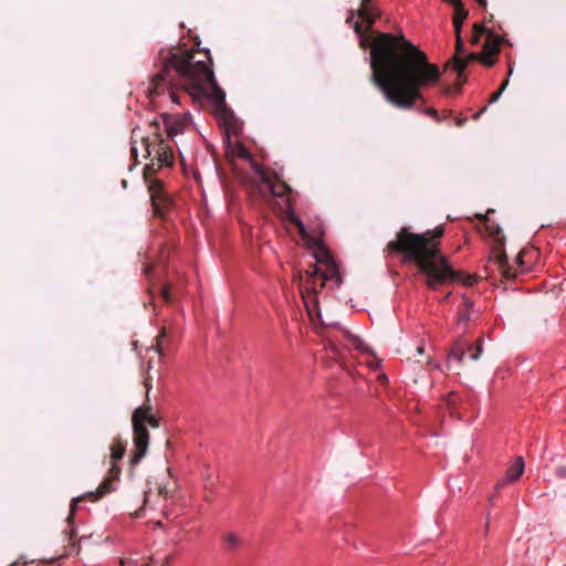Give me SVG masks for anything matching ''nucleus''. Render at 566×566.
I'll use <instances>...</instances> for the list:
<instances>
[{"instance_id":"obj_1","label":"nucleus","mask_w":566,"mask_h":566,"mask_svg":"<svg viewBox=\"0 0 566 566\" xmlns=\"http://www.w3.org/2000/svg\"><path fill=\"white\" fill-rule=\"evenodd\" d=\"M354 30L360 38L363 49L370 48V81L382 93L385 99L399 109H412L423 101L422 88L436 84L441 72L428 62L427 55L403 34L378 32L370 42L371 28L354 22Z\"/></svg>"},{"instance_id":"obj_2","label":"nucleus","mask_w":566,"mask_h":566,"mask_svg":"<svg viewBox=\"0 0 566 566\" xmlns=\"http://www.w3.org/2000/svg\"><path fill=\"white\" fill-rule=\"evenodd\" d=\"M211 64L209 50L161 49L149 77L148 97L154 99L168 93L170 101L179 104L178 91L182 90L193 97H209L217 108L224 107L226 93L217 84Z\"/></svg>"},{"instance_id":"obj_3","label":"nucleus","mask_w":566,"mask_h":566,"mask_svg":"<svg viewBox=\"0 0 566 566\" xmlns=\"http://www.w3.org/2000/svg\"><path fill=\"white\" fill-rule=\"evenodd\" d=\"M443 233L442 226L422 233H415L407 227H402L396 233V238L387 243L384 252L387 255L399 254L402 263L415 264L430 290L461 281L472 285L474 279L468 276L464 280V275L455 271L449 259L441 252L440 239Z\"/></svg>"},{"instance_id":"obj_4","label":"nucleus","mask_w":566,"mask_h":566,"mask_svg":"<svg viewBox=\"0 0 566 566\" xmlns=\"http://www.w3.org/2000/svg\"><path fill=\"white\" fill-rule=\"evenodd\" d=\"M142 146L145 150V158L151 157V161L144 168V179L149 188L150 181H159L154 176L163 166L171 167L174 165V153L171 146L163 137L161 124L155 119L149 124V133L142 138Z\"/></svg>"},{"instance_id":"obj_5","label":"nucleus","mask_w":566,"mask_h":566,"mask_svg":"<svg viewBox=\"0 0 566 566\" xmlns=\"http://www.w3.org/2000/svg\"><path fill=\"white\" fill-rule=\"evenodd\" d=\"M127 443L120 438L115 437L111 444V468L108 469L107 475L103 480V482L98 485L96 491L87 492L86 494L74 497L70 504V513L66 517L69 524L73 522L74 515L77 510V505L84 501L97 502L105 495L114 492L116 490V482L119 480L120 468L117 464L120 461L126 452Z\"/></svg>"},{"instance_id":"obj_6","label":"nucleus","mask_w":566,"mask_h":566,"mask_svg":"<svg viewBox=\"0 0 566 566\" xmlns=\"http://www.w3.org/2000/svg\"><path fill=\"white\" fill-rule=\"evenodd\" d=\"M255 170L260 178L259 191L261 196L263 198L277 197L284 199L283 219L294 224L301 234H305V226L292 208V199L289 196L292 192L291 186L281 180L276 174L270 176L258 165H255Z\"/></svg>"},{"instance_id":"obj_7","label":"nucleus","mask_w":566,"mask_h":566,"mask_svg":"<svg viewBox=\"0 0 566 566\" xmlns=\"http://www.w3.org/2000/svg\"><path fill=\"white\" fill-rule=\"evenodd\" d=\"M153 406L146 399L143 406L136 408L132 416L134 450L130 458V465H137L146 455L149 444V432L145 427V418L151 416Z\"/></svg>"},{"instance_id":"obj_8","label":"nucleus","mask_w":566,"mask_h":566,"mask_svg":"<svg viewBox=\"0 0 566 566\" xmlns=\"http://www.w3.org/2000/svg\"><path fill=\"white\" fill-rule=\"evenodd\" d=\"M321 266L317 264L312 265L304 273H294V282L297 283L304 306L308 315L313 318L314 315L321 316L318 307V287Z\"/></svg>"},{"instance_id":"obj_9","label":"nucleus","mask_w":566,"mask_h":566,"mask_svg":"<svg viewBox=\"0 0 566 566\" xmlns=\"http://www.w3.org/2000/svg\"><path fill=\"white\" fill-rule=\"evenodd\" d=\"M485 224L486 231L494 239L495 247L492 252L490 261L493 262L501 271L505 279H513L516 276V271L509 264L506 253L504 251V235L502 234L501 228L493 221H491L486 214H476Z\"/></svg>"},{"instance_id":"obj_10","label":"nucleus","mask_w":566,"mask_h":566,"mask_svg":"<svg viewBox=\"0 0 566 566\" xmlns=\"http://www.w3.org/2000/svg\"><path fill=\"white\" fill-rule=\"evenodd\" d=\"M318 264L324 265V270L321 269L319 280L321 289H324L327 281L334 282L335 286L338 287L342 284V277L338 271V265L333 259L329 251L324 248H319V252L315 254Z\"/></svg>"},{"instance_id":"obj_11","label":"nucleus","mask_w":566,"mask_h":566,"mask_svg":"<svg viewBox=\"0 0 566 566\" xmlns=\"http://www.w3.org/2000/svg\"><path fill=\"white\" fill-rule=\"evenodd\" d=\"M148 192L150 195V202L154 216L165 218L172 207L171 199L163 189L161 181H150Z\"/></svg>"},{"instance_id":"obj_12","label":"nucleus","mask_w":566,"mask_h":566,"mask_svg":"<svg viewBox=\"0 0 566 566\" xmlns=\"http://www.w3.org/2000/svg\"><path fill=\"white\" fill-rule=\"evenodd\" d=\"M482 344H483L482 338H479L474 346L471 344H468L464 340H458L453 345V347L451 348V350L449 353V356H448L449 363L454 360V361L461 364L463 361V358H464L467 352L469 353L470 358L472 360H478L481 357L482 352H483Z\"/></svg>"},{"instance_id":"obj_13","label":"nucleus","mask_w":566,"mask_h":566,"mask_svg":"<svg viewBox=\"0 0 566 566\" xmlns=\"http://www.w3.org/2000/svg\"><path fill=\"white\" fill-rule=\"evenodd\" d=\"M165 133L169 139H174L177 135L182 134L187 125L186 117L175 114L163 113L160 115Z\"/></svg>"},{"instance_id":"obj_14","label":"nucleus","mask_w":566,"mask_h":566,"mask_svg":"<svg viewBox=\"0 0 566 566\" xmlns=\"http://www.w3.org/2000/svg\"><path fill=\"white\" fill-rule=\"evenodd\" d=\"M380 14L381 11L375 4L374 0H360L359 8L357 9V15L361 21L368 23V28L374 25Z\"/></svg>"},{"instance_id":"obj_15","label":"nucleus","mask_w":566,"mask_h":566,"mask_svg":"<svg viewBox=\"0 0 566 566\" xmlns=\"http://www.w3.org/2000/svg\"><path fill=\"white\" fill-rule=\"evenodd\" d=\"M464 53V42L461 36V33L455 34V48H454V55L449 61L447 66H451L453 70H455L459 74V77H461L462 73L467 69V61L462 60L461 55Z\"/></svg>"},{"instance_id":"obj_16","label":"nucleus","mask_w":566,"mask_h":566,"mask_svg":"<svg viewBox=\"0 0 566 566\" xmlns=\"http://www.w3.org/2000/svg\"><path fill=\"white\" fill-rule=\"evenodd\" d=\"M504 39L495 34L492 31H489L483 43L482 54L484 59H495V55L500 52V46Z\"/></svg>"},{"instance_id":"obj_17","label":"nucleus","mask_w":566,"mask_h":566,"mask_svg":"<svg viewBox=\"0 0 566 566\" xmlns=\"http://www.w3.org/2000/svg\"><path fill=\"white\" fill-rule=\"evenodd\" d=\"M468 14L469 12L464 8L463 3H457V7H454V14L452 19L455 34L461 33L462 23L468 18Z\"/></svg>"},{"instance_id":"obj_18","label":"nucleus","mask_w":566,"mask_h":566,"mask_svg":"<svg viewBox=\"0 0 566 566\" xmlns=\"http://www.w3.org/2000/svg\"><path fill=\"white\" fill-rule=\"evenodd\" d=\"M524 472V460L522 457H517L512 467L506 471V481H516Z\"/></svg>"},{"instance_id":"obj_19","label":"nucleus","mask_w":566,"mask_h":566,"mask_svg":"<svg viewBox=\"0 0 566 566\" xmlns=\"http://www.w3.org/2000/svg\"><path fill=\"white\" fill-rule=\"evenodd\" d=\"M460 402V398L455 392H450L446 397V407L451 417H457L461 419V415L458 412V405Z\"/></svg>"},{"instance_id":"obj_20","label":"nucleus","mask_w":566,"mask_h":566,"mask_svg":"<svg viewBox=\"0 0 566 566\" xmlns=\"http://www.w3.org/2000/svg\"><path fill=\"white\" fill-rule=\"evenodd\" d=\"M462 60L467 61V65L470 62L479 61L488 67H491L496 63V59H484L483 54L481 52L480 53L471 52V53L467 54L464 57H462Z\"/></svg>"},{"instance_id":"obj_21","label":"nucleus","mask_w":566,"mask_h":566,"mask_svg":"<svg viewBox=\"0 0 566 566\" xmlns=\"http://www.w3.org/2000/svg\"><path fill=\"white\" fill-rule=\"evenodd\" d=\"M223 542L226 544L227 551L229 552L237 551L242 544V539L234 533L224 534Z\"/></svg>"},{"instance_id":"obj_22","label":"nucleus","mask_w":566,"mask_h":566,"mask_svg":"<svg viewBox=\"0 0 566 566\" xmlns=\"http://www.w3.org/2000/svg\"><path fill=\"white\" fill-rule=\"evenodd\" d=\"M489 31L490 30L486 29L483 24L474 23L473 24V32H472V36H471L470 43L472 45H476L480 42L481 36L484 35V34L486 35Z\"/></svg>"},{"instance_id":"obj_23","label":"nucleus","mask_w":566,"mask_h":566,"mask_svg":"<svg viewBox=\"0 0 566 566\" xmlns=\"http://www.w3.org/2000/svg\"><path fill=\"white\" fill-rule=\"evenodd\" d=\"M231 151H232V155L235 156V157H239V158H242V159H251L250 151L248 150V148L245 146H243L240 143L235 144L232 147Z\"/></svg>"},{"instance_id":"obj_24","label":"nucleus","mask_w":566,"mask_h":566,"mask_svg":"<svg viewBox=\"0 0 566 566\" xmlns=\"http://www.w3.org/2000/svg\"><path fill=\"white\" fill-rule=\"evenodd\" d=\"M507 84H509V80L506 78L501 84L500 88L490 96L489 104L495 103L500 98V96L502 95V93L506 88Z\"/></svg>"},{"instance_id":"obj_25","label":"nucleus","mask_w":566,"mask_h":566,"mask_svg":"<svg viewBox=\"0 0 566 566\" xmlns=\"http://www.w3.org/2000/svg\"><path fill=\"white\" fill-rule=\"evenodd\" d=\"M161 297L164 298V301L166 303H169L171 301V296H170V284H167L165 285L163 289H161Z\"/></svg>"},{"instance_id":"obj_26","label":"nucleus","mask_w":566,"mask_h":566,"mask_svg":"<svg viewBox=\"0 0 566 566\" xmlns=\"http://www.w3.org/2000/svg\"><path fill=\"white\" fill-rule=\"evenodd\" d=\"M149 424L151 428H158L159 427V419L156 418L154 415L145 418V426Z\"/></svg>"},{"instance_id":"obj_27","label":"nucleus","mask_w":566,"mask_h":566,"mask_svg":"<svg viewBox=\"0 0 566 566\" xmlns=\"http://www.w3.org/2000/svg\"><path fill=\"white\" fill-rule=\"evenodd\" d=\"M166 337V329L163 328L160 334L156 337V342H157V352L159 354H161V344H163V339Z\"/></svg>"},{"instance_id":"obj_28","label":"nucleus","mask_w":566,"mask_h":566,"mask_svg":"<svg viewBox=\"0 0 566 566\" xmlns=\"http://www.w3.org/2000/svg\"><path fill=\"white\" fill-rule=\"evenodd\" d=\"M424 112H426V114H428L429 116L434 118L437 122H441V118H440L437 109H434V108H427Z\"/></svg>"},{"instance_id":"obj_29","label":"nucleus","mask_w":566,"mask_h":566,"mask_svg":"<svg viewBox=\"0 0 566 566\" xmlns=\"http://www.w3.org/2000/svg\"><path fill=\"white\" fill-rule=\"evenodd\" d=\"M144 386H145V388H146V398L148 399V397H149V391H150V389H151V387H153V385H151V378H150V377H146V378L144 379Z\"/></svg>"},{"instance_id":"obj_30","label":"nucleus","mask_w":566,"mask_h":566,"mask_svg":"<svg viewBox=\"0 0 566 566\" xmlns=\"http://www.w3.org/2000/svg\"><path fill=\"white\" fill-rule=\"evenodd\" d=\"M73 552H76V554L80 553V547L75 544V543H71L70 546H69V551L65 552V555H70L72 554Z\"/></svg>"},{"instance_id":"obj_31","label":"nucleus","mask_w":566,"mask_h":566,"mask_svg":"<svg viewBox=\"0 0 566 566\" xmlns=\"http://www.w3.org/2000/svg\"><path fill=\"white\" fill-rule=\"evenodd\" d=\"M354 346L359 350H366V345L360 339H354Z\"/></svg>"},{"instance_id":"obj_32","label":"nucleus","mask_w":566,"mask_h":566,"mask_svg":"<svg viewBox=\"0 0 566 566\" xmlns=\"http://www.w3.org/2000/svg\"><path fill=\"white\" fill-rule=\"evenodd\" d=\"M356 14H357V11H354V10L349 11V14L346 19V23H352L354 21V18Z\"/></svg>"},{"instance_id":"obj_33","label":"nucleus","mask_w":566,"mask_h":566,"mask_svg":"<svg viewBox=\"0 0 566 566\" xmlns=\"http://www.w3.org/2000/svg\"><path fill=\"white\" fill-rule=\"evenodd\" d=\"M172 559H174V555L166 556L164 559V563L160 566H169V564Z\"/></svg>"},{"instance_id":"obj_34","label":"nucleus","mask_w":566,"mask_h":566,"mask_svg":"<svg viewBox=\"0 0 566 566\" xmlns=\"http://www.w3.org/2000/svg\"><path fill=\"white\" fill-rule=\"evenodd\" d=\"M488 106H484L480 112L473 115V119L476 120L486 111Z\"/></svg>"},{"instance_id":"obj_35","label":"nucleus","mask_w":566,"mask_h":566,"mask_svg":"<svg viewBox=\"0 0 566 566\" xmlns=\"http://www.w3.org/2000/svg\"><path fill=\"white\" fill-rule=\"evenodd\" d=\"M465 122H467V118H465V117H464V118H457V120H455V125H457V126H459V127H461V126H463V125H464V123H465Z\"/></svg>"},{"instance_id":"obj_36","label":"nucleus","mask_w":566,"mask_h":566,"mask_svg":"<svg viewBox=\"0 0 566 566\" xmlns=\"http://www.w3.org/2000/svg\"><path fill=\"white\" fill-rule=\"evenodd\" d=\"M443 1L451 3L453 7H457V3H462L461 0H443Z\"/></svg>"},{"instance_id":"obj_37","label":"nucleus","mask_w":566,"mask_h":566,"mask_svg":"<svg viewBox=\"0 0 566 566\" xmlns=\"http://www.w3.org/2000/svg\"><path fill=\"white\" fill-rule=\"evenodd\" d=\"M482 8H486V0H475Z\"/></svg>"},{"instance_id":"obj_38","label":"nucleus","mask_w":566,"mask_h":566,"mask_svg":"<svg viewBox=\"0 0 566 566\" xmlns=\"http://www.w3.org/2000/svg\"><path fill=\"white\" fill-rule=\"evenodd\" d=\"M416 352H417V354H418V355H422V354H423V352H424L423 346H418V347L416 348Z\"/></svg>"},{"instance_id":"obj_39","label":"nucleus","mask_w":566,"mask_h":566,"mask_svg":"<svg viewBox=\"0 0 566 566\" xmlns=\"http://www.w3.org/2000/svg\"><path fill=\"white\" fill-rule=\"evenodd\" d=\"M150 271H151V265H146L144 269L145 274L149 275Z\"/></svg>"},{"instance_id":"obj_40","label":"nucleus","mask_w":566,"mask_h":566,"mask_svg":"<svg viewBox=\"0 0 566 566\" xmlns=\"http://www.w3.org/2000/svg\"><path fill=\"white\" fill-rule=\"evenodd\" d=\"M523 254H524L523 252H520L517 255V260L520 263H523V261H522Z\"/></svg>"},{"instance_id":"obj_41","label":"nucleus","mask_w":566,"mask_h":566,"mask_svg":"<svg viewBox=\"0 0 566 566\" xmlns=\"http://www.w3.org/2000/svg\"><path fill=\"white\" fill-rule=\"evenodd\" d=\"M159 494H161V495H165V496H166V494H167L166 489L160 488V489H159Z\"/></svg>"},{"instance_id":"obj_42","label":"nucleus","mask_w":566,"mask_h":566,"mask_svg":"<svg viewBox=\"0 0 566 566\" xmlns=\"http://www.w3.org/2000/svg\"><path fill=\"white\" fill-rule=\"evenodd\" d=\"M73 536H75V530L74 528L71 530L70 538L69 539H72Z\"/></svg>"},{"instance_id":"obj_43","label":"nucleus","mask_w":566,"mask_h":566,"mask_svg":"<svg viewBox=\"0 0 566 566\" xmlns=\"http://www.w3.org/2000/svg\"><path fill=\"white\" fill-rule=\"evenodd\" d=\"M132 154H133V156H136V155H137V149H136V147H134V146L132 147Z\"/></svg>"},{"instance_id":"obj_44","label":"nucleus","mask_w":566,"mask_h":566,"mask_svg":"<svg viewBox=\"0 0 566 566\" xmlns=\"http://www.w3.org/2000/svg\"><path fill=\"white\" fill-rule=\"evenodd\" d=\"M463 82H464V81H462V82H460V83L458 84V86H457V91H458V92H460V87H461V85H462V83H463Z\"/></svg>"},{"instance_id":"obj_45","label":"nucleus","mask_w":566,"mask_h":566,"mask_svg":"<svg viewBox=\"0 0 566 566\" xmlns=\"http://www.w3.org/2000/svg\"><path fill=\"white\" fill-rule=\"evenodd\" d=\"M317 287H318V293H319L323 290V289H321V280H318Z\"/></svg>"},{"instance_id":"obj_46","label":"nucleus","mask_w":566,"mask_h":566,"mask_svg":"<svg viewBox=\"0 0 566 566\" xmlns=\"http://www.w3.org/2000/svg\"><path fill=\"white\" fill-rule=\"evenodd\" d=\"M449 115H451V111H447V112L444 113V117H448Z\"/></svg>"},{"instance_id":"obj_47","label":"nucleus","mask_w":566,"mask_h":566,"mask_svg":"<svg viewBox=\"0 0 566 566\" xmlns=\"http://www.w3.org/2000/svg\"><path fill=\"white\" fill-rule=\"evenodd\" d=\"M451 92V88L450 87H447L446 88V93L449 94Z\"/></svg>"},{"instance_id":"obj_48","label":"nucleus","mask_w":566,"mask_h":566,"mask_svg":"<svg viewBox=\"0 0 566 566\" xmlns=\"http://www.w3.org/2000/svg\"><path fill=\"white\" fill-rule=\"evenodd\" d=\"M11 566H17L15 564L11 565ZM21 566H27L25 564L21 565Z\"/></svg>"}]
</instances>
